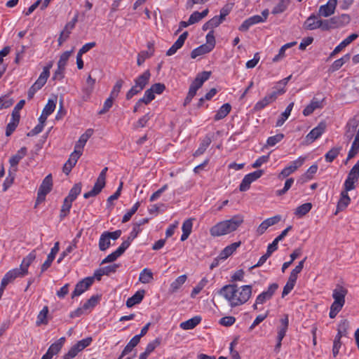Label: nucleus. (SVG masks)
Returning <instances> with one entry per match:
<instances>
[{
  "mask_svg": "<svg viewBox=\"0 0 359 359\" xmlns=\"http://www.w3.org/2000/svg\"><path fill=\"white\" fill-rule=\"evenodd\" d=\"M219 294L224 297L231 307H236L244 304L252 295V286L249 285L238 287L232 283L223 286Z\"/></svg>",
  "mask_w": 359,
  "mask_h": 359,
  "instance_id": "f257e3e1",
  "label": "nucleus"
},
{
  "mask_svg": "<svg viewBox=\"0 0 359 359\" xmlns=\"http://www.w3.org/2000/svg\"><path fill=\"white\" fill-rule=\"evenodd\" d=\"M244 216L238 214L233 216L229 219H226L217 223L210 229V233L212 236L218 237L224 236L238 229L243 223Z\"/></svg>",
  "mask_w": 359,
  "mask_h": 359,
  "instance_id": "f03ea898",
  "label": "nucleus"
},
{
  "mask_svg": "<svg viewBox=\"0 0 359 359\" xmlns=\"http://www.w3.org/2000/svg\"><path fill=\"white\" fill-rule=\"evenodd\" d=\"M347 290L342 286L337 285L333 290L332 297L334 302L330 306L329 316L334 318L339 313L345 304V297L347 294Z\"/></svg>",
  "mask_w": 359,
  "mask_h": 359,
  "instance_id": "7ed1b4c3",
  "label": "nucleus"
},
{
  "mask_svg": "<svg viewBox=\"0 0 359 359\" xmlns=\"http://www.w3.org/2000/svg\"><path fill=\"white\" fill-rule=\"evenodd\" d=\"M359 180V160L349 171L347 178L344 184V189L341 191L348 193L355 188V183Z\"/></svg>",
  "mask_w": 359,
  "mask_h": 359,
  "instance_id": "20e7f679",
  "label": "nucleus"
},
{
  "mask_svg": "<svg viewBox=\"0 0 359 359\" xmlns=\"http://www.w3.org/2000/svg\"><path fill=\"white\" fill-rule=\"evenodd\" d=\"M285 92V90L282 88L277 89L276 90L272 91L270 93H268L262 100H259L255 104L254 110L258 111L263 109L269 104L275 102L278 96L279 95L283 94Z\"/></svg>",
  "mask_w": 359,
  "mask_h": 359,
  "instance_id": "39448f33",
  "label": "nucleus"
},
{
  "mask_svg": "<svg viewBox=\"0 0 359 359\" xmlns=\"http://www.w3.org/2000/svg\"><path fill=\"white\" fill-rule=\"evenodd\" d=\"M53 187V180L50 174L47 175L43 180L40 185L36 203H40L45 201L46 195L51 191Z\"/></svg>",
  "mask_w": 359,
  "mask_h": 359,
  "instance_id": "423d86ee",
  "label": "nucleus"
},
{
  "mask_svg": "<svg viewBox=\"0 0 359 359\" xmlns=\"http://www.w3.org/2000/svg\"><path fill=\"white\" fill-rule=\"evenodd\" d=\"M263 174L264 171L262 170H258L245 175L239 186L240 191H248L250 187L251 183L261 177Z\"/></svg>",
  "mask_w": 359,
  "mask_h": 359,
  "instance_id": "0eeeda50",
  "label": "nucleus"
},
{
  "mask_svg": "<svg viewBox=\"0 0 359 359\" xmlns=\"http://www.w3.org/2000/svg\"><path fill=\"white\" fill-rule=\"evenodd\" d=\"M306 157L300 156L295 161L290 162V165L286 166L282 170L278 175V178H285L288 177L290 174L293 173L299 168H300L304 163Z\"/></svg>",
  "mask_w": 359,
  "mask_h": 359,
  "instance_id": "6e6552de",
  "label": "nucleus"
},
{
  "mask_svg": "<svg viewBox=\"0 0 359 359\" xmlns=\"http://www.w3.org/2000/svg\"><path fill=\"white\" fill-rule=\"evenodd\" d=\"M94 277H87L80 280L75 286L74 290L72 293V298L80 296L93 285Z\"/></svg>",
  "mask_w": 359,
  "mask_h": 359,
  "instance_id": "1a4fd4ad",
  "label": "nucleus"
},
{
  "mask_svg": "<svg viewBox=\"0 0 359 359\" xmlns=\"http://www.w3.org/2000/svg\"><path fill=\"white\" fill-rule=\"evenodd\" d=\"M327 124L325 121H320L318 125L313 128L306 136V141L312 143L320 137L325 131Z\"/></svg>",
  "mask_w": 359,
  "mask_h": 359,
  "instance_id": "9d476101",
  "label": "nucleus"
},
{
  "mask_svg": "<svg viewBox=\"0 0 359 359\" xmlns=\"http://www.w3.org/2000/svg\"><path fill=\"white\" fill-rule=\"evenodd\" d=\"M337 0H328L326 4L319 7L318 16L327 18L334 13Z\"/></svg>",
  "mask_w": 359,
  "mask_h": 359,
  "instance_id": "9b49d317",
  "label": "nucleus"
},
{
  "mask_svg": "<svg viewBox=\"0 0 359 359\" xmlns=\"http://www.w3.org/2000/svg\"><path fill=\"white\" fill-rule=\"evenodd\" d=\"M278 288V285L277 283H274L271 284L266 291L262 292L261 294H259L257 297V298H256L257 304H263L266 301L271 299Z\"/></svg>",
  "mask_w": 359,
  "mask_h": 359,
  "instance_id": "f8f14e48",
  "label": "nucleus"
},
{
  "mask_svg": "<svg viewBox=\"0 0 359 359\" xmlns=\"http://www.w3.org/2000/svg\"><path fill=\"white\" fill-rule=\"evenodd\" d=\"M78 21V15H76L73 19L66 24L64 29L61 32L58 38V44L61 46L69 36L72 30L74 28Z\"/></svg>",
  "mask_w": 359,
  "mask_h": 359,
  "instance_id": "ddd939ff",
  "label": "nucleus"
},
{
  "mask_svg": "<svg viewBox=\"0 0 359 359\" xmlns=\"http://www.w3.org/2000/svg\"><path fill=\"white\" fill-rule=\"evenodd\" d=\"M20 268H15L8 271L1 280L2 286L6 287L8 284L13 281L18 277H24L26 276Z\"/></svg>",
  "mask_w": 359,
  "mask_h": 359,
  "instance_id": "4468645a",
  "label": "nucleus"
},
{
  "mask_svg": "<svg viewBox=\"0 0 359 359\" xmlns=\"http://www.w3.org/2000/svg\"><path fill=\"white\" fill-rule=\"evenodd\" d=\"M95 84V79H93L90 75H89L86 79L85 85L82 88V100L83 101H88L91 94L93 93Z\"/></svg>",
  "mask_w": 359,
  "mask_h": 359,
  "instance_id": "2eb2a0df",
  "label": "nucleus"
},
{
  "mask_svg": "<svg viewBox=\"0 0 359 359\" xmlns=\"http://www.w3.org/2000/svg\"><path fill=\"white\" fill-rule=\"evenodd\" d=\"M330 20L332 29H337L348 25L351 21V18L348 14H341V15L334 16Z\"/></svg>",
  "mask_w": 359,
  "mask_h": 359,
  "instance_id": "dca6fc26",
  "label": "nucleus"
},
{
  "mask_svg": "<svg viewBox=\"0 0 359 359\" xmlns=\"http://www.w3.org/2000/svg\"><path fill=\"white\" fill-rule=\"evenodd\" d=\"M105 184L106 180L97 177L93 189L90 191L85 193L83 194V197L85 198H89L90 197L96 196L101 192L102 189L105 187Z\"/></svg>",
  "mask_w": 359,
  "mask_h": 359,
  "instance_id": "f3484780",
  "label": "nucleus"
},
{
  "mask_svg": "<svg viewBox=\"0 0 359 359\" xmlns=\"http://www.w3.org/2000/svg\"><path fill=\"white\" fill-rule=\"evenodd\" d=\"M325 101V98H323L321 100H318L316 97H313L310 104H308L304 109L303 110V114L305 116L311 115L316 109H322L323 107V102Z\"/></svg>",
  "mask_w": 359,
  "mask_h": 359,
  "instance_id": "a211bd4d",
  "label": "nucleus"
},
{
  "mask_svg": "<svg viewBox=\"0 0 359 359\" xmlns=\"http://www.w3.org/2000/svg\"><path fill=\"white\" fill-rule=\"evenodd\" d=\"M188 32H183L177 39V41L172 44V46L168 50L166 55L171 56L174 55L177 50L181 48L184 43L185 40L188 36Z\"/></svg>",
  "mask_w": 359,
  "mask_h": 359,
  "instance_id": "6ab92c4d",
  "label": "nucleus"
},
{
  "mask_svg": "<svg viewBox=\"0 0 359 359\" xmlns=\"http://www.w3.org/2000/svg\"><path fill=\"white\" fill-rule=\"evenodd\" d=\"M51 65L46 66L43 68V72L41 73L39 77L36 82L32 86L37 90H40L46 83L48 78L50 75V68Z\"/></svg>",
  "mask_w": 359,
  "mask_h": 359,
  "instance_id": "aec40b11",
  "label": "nucleus"
},
{
  "mask_svg": "<svg viewBox=\"0 0 359 359\" xmlns=\"http://www.w3.org/2000/svg\"><path fill=\"white\" fill-rule=\"evenodd\" d=\"M27 148L23 147L19 149L15 155L11 156L9 159V163L11 165V168L9 169L15 168L18 170V164L27 155Z\"/></svg>",
  "mask_w": 359,
  "mask_h": 359,
  "instance_id": "412c9836",
  "label": "nucleus"
},
{
  "mask_svg": "<svg viewBox=\"0 0 359 359\" xmlns=\"http://www.w3.org/2000/svg\"><path fill=\"white\" fill-rule=\"evenodd\" d=\"M127 243H121V245L112 253L107 255L102 261V264L113 262L116 260L126 251Z\"/></svg>",
  "mask_w": 359,
  "mask_h": 359,
  "instance_id": "4be33fe9",
  "label": "nucleus"
},
{
  "mask_svg": "<svg viewBox=\"0 0 359 359\" xmlns=\"http://www.w3.org/2000/svg\"><path fill=\"white\" fill-rule=\"evenodd\" d=\"M320 20L315 14H311L304 22L303 27L306 30H314L319 29Z\"/></svg>",
  "mask_w": 359,
  "mask_h": 359,
  "instance_id": "5701e85b",
  "label": "nucleus"
},
{
  "mask_svg": "<svg viewBox=\"0 0 359 359\" xmlns=\"http://www.w3.org/2000/svg\"><path fill=\"white\" fill-rule=\"evenodd\" d=\"M36 250H34L27 256L24 257L20 266V269H21L20 271H22L24 273L27 275L28 268L36 259Z\"/></svg>",
  "mask_w": 359,
  "mask_h": 359,
  "instance_id": "b1692460",
  "label": "nucleus"
},
{
  "mask_svg": "<svg viewBox=\"0 0 359 359\" xmlns=\"http://www.w3.org/2000/svg\"><path fill=\"white\" fill-rule=\"evenodd\" d=\"M145 291L144 290L137 291L131 297L126 301V306L130 308L135 304H140L144 298Z\"/></svg>",
  "mask_w": 359,
  "mask_h": 359,
  "instance_id": "393cba45",
  "label": "nucleus"
},
{
  "mask_svg": "<svg viewBox=\"0 0 359 359\" xmlns=\"http://www.w3.org/2000/svg\"><path fill=\"white\" fill-rule=\"evenodd\" d=\"M201 321V317L196 316L188 320L180 323V327L184 330H191L196 327Z\"/></svg>",
  "mask_w": 359,
  "mask_h": 359,
  "instance_id": "a878e982",
  "label": "nucleus"
},
{
  "mask_svg": "<svg viewBox=\"0 0 359 359\" xmlns=\"http://www.w3.org/2000/svg\"><path fill=\"white\" fill-rule=\"evenodd\" d=\"M351 203V198L346 192L341 191L340 198L337 203V212L344 210Z\"/></svg>",
  "mask_w": 359,
  "mask_h": 359,
  "instance_id": "bb28decb",
  "label": "nucleus"
},
{
  "mask_svg": "<svg viewBox=\"0 0 359 359\" xmlns=\"http://www.w3.org/2000/svg\"><path fill=\"white\" fill-rule=\"evenodd\" d=\"M240 241L235 242L228 246H226L219 254V258L221 259H226L231 256L234 251L241 245Z\"/></svg>",
  "mask_w": 359,
  "mask_h": 359,
  "instance_id": "cd10ccee",
  "label": "nucleus"
},
{
  "mask_svg": "<svg viewBox=\"0 0 359 359\" xmlns=\"http://www.w3.org/2000/svg\"><path fill=\"white\" fill-rule=\"evenodd\" d=\"M192 226H193L192 219H186L183 222L182 226V234L181 238H180V240L182 241H184L188 238V237L189 236V235L191 233Z\"/></svg>",
  "mask_w": 359,
  "mask_h": 359,
  "instance_id": "c85d7f7f",
  "label": "nucleus"
},
{
  "mask_svg": "<svg viewBox=\"0 0 359 359\" xmlns=\"http://www.w3.org/2000/svg\"><path fill=\"white\" fill-rule=\"evenodd\" d=\"M151 74L149 70L145 71L135 79V84L138 87L144 88L150 79Z\"/></svg>",
  "mask_w": 359,
  "mask_h": 359,
  "instance_id": "c756f323",
  "label": "nucleus"
},
{
  "mask_svg": "<svg viewBox=\"0 0 359 359\" xmlns=\"http://www.w3.org/2000/svg\"><path fill=\"white\" fill-rule=\"evenodd\" d=\"M231 106L229 103L224 104L215 115V121H219L225 118L231 111Z\"/></svg>",
  "mask_w": 359,
  "mask_h": 359,
  "instance_id": "7c9ffc66",
  "label": "nucleus"
},
{
  "mask_svg": "<svg viewBox=\"0 0 359 359\" xmlns=\"http://www.w3.org/2000/svg\"><path fill=\"white\" fill-rule=\"evenodd\" d=\"M211 142H212V140H211L210 137H209L208 135L205 136L201 141L198 148L194 152V156H199L202 155L205 151V150L209 147V145L211 144Z\"/></svg>",
  "mask_w": 359,
  "mask_h": 359,
  "instance_id": "2f4dec72",
  "label": "nucleus"
},
{
  "mask_svg": "<svg viewBox=\"0 0 359 359\" xmlns=\"http://www.w3.org/2000/svg\"><path fill=\"white\" fill-rule=\"evenodd\" d=\"M17 169H9L8 176L6 177L3 184V191H6L13 184L15 178Z\"/></svg>",
  "mask_w": 359,
  "mask_h": 359,
  "instance_id": "473e14b6",
  "label": "nucleus"
},
{
  "mask_svg": "<svg viewBox=\"0 0 359 359\" xmlns=\"http://www.w3.org/2000/svg\"><path fill=\"white\" fill-rule=\"evenodd\" d=\"M82 184L81 182L75 184L70 189L68 196L65 198L70 202H73L81 191Z\"/></svg>",
  "mask_w": 359,
  "mask_h": 359,
  "instance_id": "72a5a7b5",
  "label": "nucleus"
},
{
  "mask_svg": "<svg viewBox=\"0 0 359 359\" xmlns=\"http://www.w3.org/2000/svg\"><path fill=\"white\" fill-rule=\"evenodd\" d=\"M187 276L186 275H182L177 277L171 284L170 287V291L172 293L176 292L182 285L186 282Z\"/></svg>",
  "mask_w": 359,
  "mask_h": 359,
  "instance_id": "f704fd0d",
  "label": "nucleus"
},
{
  "mask_svg": "<svg viewBox=\"0 0 359 359\" xmlns=\"http://www.w3.org/2000/svg\"><path fill=\"white\" fill-rule=\"evenodd\" d=\"M349 327V323L347 320H342L339 323L337 328V334L335 337L342 338L348 335V330Z\"/></svg>",
  "mask_w": 359,
  "mask_h": 359,
  "instance_id": "c9c22d12",
  "label": "nucleus"
},
{
  "mask_svg": "<svg viewBox=\"0 0 359 359\" xmlns=\"http://www.w3.org/2000/svg\"><path fill=\"white\" fill-rule=\"evenodd\" d=\"M290 4L289 0H280L278 3L273 7L271 13L277 15L283 13L287 8Z\"/></svg>",
  "mask_w": 359,
  "mask_h": 359,
  "instance_id": "e433bc0d",
  "label": "nucleus"
},
{
  "mask_svg": "<svg viewBox=\"0 0 359 359\" xmlns=\"http://www.w3.org/2000/svg\"><path fill=\"white\" fill-rule=\"evenodd\" d=\"M65 341V337L60 338L57 341L52 344L48 348V351L54 356L57 355L62 349Z\"/></svg>",
  "mask_w": 359,
  "mask_h": 359,
  "instance_id": "4c0bfd02",
  "label": "nucleus"
},
{
  "mask_svg": "<svg viewBox=\"0 0 359 359\" xmlns=\"http://www.w3.org/2000/svg\"><path fill=\"white\" fill-rule=\"evenodd\" d=\"M294 106V103H290L286 107L285 110L281 114L280 118L277 120L276 126H281L283 125L285 121L288 118L290 115V113L292 110Z\"/></svg>",
  "mask_w": 359,
  "mask_h": 359,
  "instance_id": "58836bf2",
  "label": "nucleus"
},
{
  "mask_svg": "<svg viewBox=\"0 0 359 359\" xmlns=\"http://www.w3.org/2000/svg\"><path fill=\"white\" fill-rule=\"evenodd\" d=\"M311 208L312 204L311 203H306L298 206L294 211V214L298 217H302L306 215Z\"/></svg>",
  "mask_w": 359,
  "mask_h": 359,
  "instance_id": "ea45409f",
  "label": "nucleus"
},
{
  "mask_svg": "<svg viewBox=\"0 0 359 359\" xmlns=\"http://www.w3.org/2000/svg\"><path fill=\"white\" fill-rule=\"evenodd\" d=\"M153 273L149 269H144L140 273L139 280L142 283H149L153 280Z\"/></svg>",
  "mask_w": 359,
  "mask_h": 359,
  "instance_id": "a19ab883",
  "label": "nucleus"
},
{
  "mask_svg": "<svg viewBox=\"0 0 359 359\" xmlns=\"http://www.w3.org/2000/svg\"><path fill=\"white\" fill-rule=\"evenodd\" d=\"M359 151V136L355 135V139L352 143L351 149L349 150L347 156V161L353 158Z\"/></svg>",
  "mask_w": 359,
  "mask_h": 359,
  "instance_id": "79ce46f5",
  "label": "nucleus"
},
{
  "mask_svg": "<svg viewBox=\"0 0 359 359\" xmlns=\"http://www.w3.org/2000/svg\"><path fill=\"white\" fill-rule=\"evenodd\" d=\"M210 51L211 50L208 46H206L205 44H203L191 51V58L195 59L198 56L205 55L210 53Z\"/></svg>",
  "mask_w": 359,
  "mask_h": 359,
  "instance_id": "37998d69",
  "label": "nucleus"
},
{
  "mask_svg": "<svg viewBox=\"0 0 359 359\" xmlns=\"http://www.w3.org/2000/svg\"><path fill=\"white\" fill-rule=\"evenodd\" d=\"M111 245V241L109 237L103 232L99 239V249L100 251L107 250Z\"/></svg>",
  "mask_w": 359,
  "mask_h": 359,
  "instance_id": "c03bdc74",
  "label": "nucleus"
},
{
  "mask_svg": "<svg viewBox=\"0 0 359 359\" xmlns=\"http://www.w3.org/2000/svg\"><path fill=\"white\" fill-rule=\"evenodd\" d=\"M341 147H333L325 155V161L328 163L332 162L339 154Z\"/></svg>",
  "mask_w": 359,
  "mask_h": 359,
  "instance_id": "a18cd8bd",
  "label": "nucleus"
},
{
  "mask_svg": "<svg viewBox=\"0 0 359 359\" xmlns=\"http://www.w3.org/2000/svg\"><path fill=\"white\" fill-rule=\"evenodd\" d=\"M141 231H142L141 229L134 224L133 230L130 233V235L128 237L127 240L124 241L122 243H127V245L126 246V249L130 246L131 242L137 236V235L140 233V232Z\"/></svg>",
  "mask_w": 359,
  "mask_h": 359,
  "instance_id": "49530a36",
  "label": "nucleus"
},
{
  "mask_svg": "<svg viewBox=\"0 0 359 359\" xmlns=\"http://www.w3.org/2000/svg\"><path fill=\"white\" fill-rule=\"evenodd\" d=\"M140 337H133L125 346L123 349V355H127L130 353L133 348H135L140 343Z\"/></svg>",
  "mask_w": 359,
  "mask_h": 359,
  "instance_id": "de8ad7c7",
  "label": "nucleus"
},
{
  "mask_svg": "<svg viewBox=\"0 0 359 359\" xmlns=\"http://www.w3.org/2000/svg\"><path fill=\"white\" fill-rule=\"evenodd\" d=\"M48 313V306H44L37 316V320L36 323L38 326L42 324L46 325L48 323V320L46 319Z\"/></svg>",
  "mask_w": 359,
  "mask_h": 359,
  "instance_id": "09e8293b",
  "label": "nucleus"
},
{
  "mask_svg": "<svg viewBox=\"0 0 359 359\" xmlns=\"http://www.w3.org/2000/svg\"><path fill=\"white\" fill-rule=\"evenodd\" d=\"M208 283V280L206 278H203L197 284L196 287L191 291V297L194 298L204 288V287Z\"/></svg>",
  "mask_w": 359,
  "mask_h": 359,
  "instance_id": "8fccbe9b",
  "label": "nucleus"
},
{
  "mask_svg": "<svg viewBox=\"0 0 359 359\" xmlns=\"http://www.w3.org/2000/svg\"><path fill=\"white\" fill-rule=\"evenodd\" d=\"M72 202L66 199L64 200L60 213V221L63 220L64 218L69 214L70 208H72Z\"/></svg>",
  "mask_w": 359,
  "mask_h": 359,
  "instance_id": "3c124183",
  "label": "nucleus"
},
{
  "mask_svg": "<svg viewBox=\"0 0 359 359\" xmlns=\"http://www.w3.org/2000/svg\"><path fill=\"white\" fill-rule=\"evenodd\" d=\"M99 300V296H92L86 302L83 304V309H84L85 311L91 310L97 304Z\"/></svg>",
  "mask_w": 359,
  "mask_h": 359,
  "instance_id": "603ef678",
  "label": "nucleus"
},
{
  "mask_svg": "<svg viewBox=\"0 0 359 359\" xmlns=\"http://www.w3.org/2000/svg\"><path fill=\"white\" fill-rule=\"evenodd\" d=\"M140 205V202L135 203L130 210H128L123 217L122 222L126 223L128 222L132 216L137 212Z\"/></svg>",
  "mask_w": 359,
  "mask_h": 359,
  "instance_id": "864d4df0",
  "label": "nucleus"
},
{
  "mask_svg": "<svg viewBox=\"0 0 359 359\" xmlns=\"http://www.w3.org/2000/svg\"><path fill=\"white\" fill-rule=\"evenodd\" d=\"M91 342H92V338L87 337L86 339H83L79 341L74 346L79 353L81 351H83L85 348L88 347L91 344Z\"/></svg>",
  "mask_w": 359,
  "mask_h": 359,
  "instance_id": "5fc2aeb1",
  "label": "nucleus"
},
{
  "mask_svg": "<svg viewBox=\"0 0 359 359\" xmlns=\"http://www.w3.org/2000/svg\"><path fill=\"white\" fill-rule=\"evenodd\" d=\"M73 52V50L69 51L64 52L60 57L59 61L57 62V66L62 69H65L67 61Z\"/></svg>",
  "mask_w": 359,
  "mask_h": 359,
  "instance_id": "6e6d98bb",
  "label": "nucleus"
},
{
  "mask_svg": "<svg viewBox=\"0 0 359 359\" xmlns=\"http://www.w3.org/2000/svg\"><path fill=\"white\" fill-rule=\"evenodd\" d=\"M25 104V101L24 100H21L18 102V103L15 105L14 107L13 111H12V118L15 119L18 121H20V111L23 108L24 105Z\"/></svg>",
  "mask_w": 359,
  "mask_h": 359,
  "instance_id": "4d7b16f0",
  "label": "nucleus"
},
{
  "mask_svg": "<svg viewBox=\"0 0 359 359\" xmlns=\"http://www.w3.org/2000/svg\"><path fill=\"white\" fill-rule=\"evenodd\" d=\"M342 346V341L341 339L335 337L333 341V346H332V355L334 358H336L337 355L339 353V350L341 348Z\"/></svg>",
  "mask_w": 359,
  "mask_h": 359,
  "instance_id": "13d9d810",
  "label": "nucleus"
},
{
  "mask_svg": "<svg viewBox=\"0 0 359 359\" xmlns=\"http://www.w3.org/2000/svg\"><path fill=\"white\" fill-rule=\"evenodd\" d=\"M93 130L91 128L87 129L86 132L82 134L76 143L85 146L88 139L93 135Z\"/></svg>",
  "mask_w": 359,
  "mask_h": 359,
  "instance_id": "bf43d9fd",
  "label": "nucleus"
},
{
  "mask_svg": "<svg viewBox=\"0 0 359 359\" xmlns=\"http://www.w3.org/2000/svg\"><path fill=\"white\" fill-rule=\"evenodd\" d=\"M55 106V101L49 99L45 107L43 108L42 113L48 116L50 115L54 111Z\"/></svg>",
  "mask_w": 359,
  "mask_h": 359,
  "instance_id": "052dcab7",
  "label": "nucleus"
},
{
  "mask_svg": "<svg viewBox=\"0 0 359 359\" xmlns=\"http://www.w3.org/2000/svg\"><path fill=\"white\" fill-rule=\"evenodd\" d=\"M19 122L20 121L13 119L11 118V121L8 123L6 126V135L7 137L10 136L15 131V130L19 124Z\"/></svg>",
  "mask_w": 359,
  "mask_h": 359,
  "instance_id": "680f3d73",
  "label": "nucleus"
},
{
  "mask_svg": "<svg viewBox=\"0 0 359 359\" xmlns=\"http://www.w3.org/2000/svg\"><path fill=\"white\" fill-rule=\"evenodd\" d=\"M14 103V100L9 96H3L0 97V109H7Z\"/></svg>",
  "mask_w": 359,
  "mask_h": 359,
  "instance_id": "e2e57ef3",
  "label": "nucleus"
},
{
  "mask_svg": "<svg viewBox=\"0 0 359 359\" xmlns=\"http://www.w3.org/2000/svg\"><path fill=\"white\" fill-rule=\"evenodd\" d=\"M205 45L208 46L211 50L215 48V39L213 30H210L206 35V43Z\"/></svg>",
  "mask_w": 359,
  "mask_h": 359,
  "instance_id": "0e129e2a",
  "label": "nucleus"
},
{
  "mask_svg": "<svg viewBox=\"0 0 359 359\" xmlns=\"http://www.w3.org/2000/svg\"><path fill=\"white\" fill-rule=\"evenodd\" d=\"M284 138V135L283 133H279L276 135L269 137L267 139V144L269 146L273 147L276 145L277 143L280 142Z\"/></svg>",
  "mask_w": 359,
  "mask_h": 359,
  "instance_id": "69168bd1",
  "label": "nucleus"
},
{
  "mask_svg": "<svg viewBox=\"0 0 359 359\" xmlns=\"http://www.w3.org/2000/svg\"><path fill=\"white\" fill-rule=\"evenodd\" d=\"M155 95L153 93L152 91H151V89L149 88L144 92V97L140 98V100L142 103H144L145 104H148L149 102H151L153 100H154Z\"/></svg>",
  "mask_w": 359,
  "mask_h": 359,
  "instance_id": "338daca9",
  "label": "nucleus"
},
{
  "mask_svg": "<svg viewBox=\"0 0 359 359\" xmlns=\"http://www.w3.org/2000/svg\"><path fill=\"white\" fill-rule=\"evenodd\" d=\"M123 81L122 79H118L116 83H115L114 86L113 87V89L110 93V96L111 97H117L118 95V93L121 91V89L123 86Z\"/></svg>",
  "mask_w": 359,
  "mask_h": 359,
  "instance_id": "774afa93",
  "label": "nucleus"
}]
</instances>
